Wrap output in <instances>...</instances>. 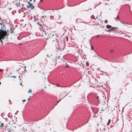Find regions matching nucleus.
<instances>
[{"mask_svg": "<svg viewBox=\"0 0 132 132\" xmlns=\"http://www.w3.org/2000/svg\"><path fill=\"white\" fill-rule=\"evenodd\" d=\"M9 34H7L6 30H3L2 29H0V40L2 39H4L5 38L6 36H7Z\"/></svg>", "mask_w": 132, "mask_h": 132, "instance_id": "obj_1", "label": "nucleus"}, {"mask_svg": "<svg viewBox=\"0 0 132 132\" xmlns=\"http://www.w3.org/2000/svg\"><path fill=\"white\" fill-rule=\"evenodd\" d=\"M15 127L11 126L7 128V132H15Z\"/></svg>", "mask_w": 132, "mask_h": 132, "instance_id": "obj_2", "label": "nucleus"}, {"mask_svg": "<svg viewBox=\"0 0 132 132\" xmlns=\"http://www.w3.org/2000/svg\"><path fill=\"white\" fill-rule=\"evenodd\" d=\"M105 130L104 127L102 125L97 129L98 132H104Z\"/></svg>", "mask_w": 132, "mask_h": 132, "instance_id": "obj_3", "label": "nucleus"}, {"mask_svg": "<svg viewBox=\"0 0 132 132\" xmlns=\"http://www.w3.org/2000/svg\"><path fill=\"white\" fill-rule=\"evenodd\" d=\"M58 16V17H57L55 18V20L56 21L57 23H60V18L61 17V16L59 15Z\"/></svg>", "mask_w": 132, "mask_h": 132, "instance_id": "obj_4", "label": "nucleus"}, {"mask_svg": "<svg viewBox=\"0 0 132 132\" xmlns=\"http://www.w3.org/2000/svg\"><path fill=\"white\" fill-rule=\"evenodd\" d=\"M14 3L16 5H20V3L18 0H12Z\"/></svg>", "mask_w": 132, "mask_h": 132, "instance_id": "obj_5", "label": "nucleus"}, {"mask_svg": "<svg viewBox=\"0 0 132 132\" xmlns=\"http://www.w3.org/2000/svg\"><path fill=\"white\" fill-rule=\"evenodd\" d=\"M28 3L29 4V5H28L27 6V8H29V7H32V8L33 9L34 8V6H33L31 3H30V2H28Z\"/></svg>", "mask_w": 132, "mask_h": 132, "instance_id": "obj_6", "label": "nucleus"}, {"mask_svg": "<svg viewBox=\"0 0 132 132\" xmlns=\"http://www.w3.org/2000/svg\"><path fill=\"white\" fill-rule=\"evenodd\" d=\"M56 62H59L61 61L60 59V56L59 55H57V56H56Z\"/></svg>", "mask_w": 132, "mask_h": 132, "instance_id": "obj_7", "label": "nucleus"}, {"mask_svg": "<svg viewBox=\"0 0 132 132\" xmlns=\"http://www.w3.org/2000/svg\"><path fill=\"white\" fill-rule=\"evenodd\" d=\"M106 27L108 28L109 31H111V28H112V27L111 26L108 24L106 25Z\"/></svg>", "mask_w": 132, "mask_h": 132, "instance_id": "obj_8", "label": "nucleus"}, {"mask_svg": "<svg viewBox=\"0 0 132 132\" xmlns=\"http://www.w3.org/2000/svg\"><path fill=\"white\" fill-rule=\"evenodd\" d=\"M40 52L39 51H37L36 52L35 51L34 52V55H33V56H35V55H36L37 54L39 53V52Z\"/></svg>", "mask_w": 132, "mask_h": 132, "instance_id": "obj_9", "label": "nucleus"}, {"mask_svg": "<svg viewBox=\"0 0 132 132\" xmlns=\"http://www.w3.org/2000/svg\"><path fill=\"white\" fill-rule=\"evenodd\" d=\"M37 24L40 27V28H41L42 27L43 28V27L42 26V25L39 22H37Z\"/></svg>", "mask_w": 132, "mask_h": 132, "instance_id": "obj_10", "label": "nucleus"}, {"mask_svg": "<svg viewBox=\"0 0 132 132\" xmlns=\"http://www.w3.org/2000/svg\"><path fill=\"white\" fill-rule=\"evenodd\" d=\"M86 29V27L85 26H84L83 28L82 29H81L80 28H79V31H82L84 30L85 29Z\"/></svg>", "mask_w": 132, "mask_h": 132, "instance_id": "obj_11", "label": "nucleus"}, {"mask_svg": "<svg viewBox=\"0 0 132 132\" xmlns=\"http://www.w3.org/2000/svg\"><path fill=\"white\" fill-rule=\"evenodd\" d=\"M4 123H0V129L1 128V127H3Z\"/></svg>", "mask_w": 132, "mask_h": 132, "instance_id": "obj_12", "label": "nucleus"}, {"mask_svg": "<svg viewBox=\"0 0 132 132\" xmlns=\"http://www.w3.org/2000/svg\"><path fill=\"white\" fill-rule=\"evenodd\" d=\"M116 28L118 29V28H117V27H112V28H111V31H112V30H114L115 29H116Z\"/></svg>", "mask_w": 132, "mask_h": 132, "instance_id": "obj_13", "label": "nucleus"}, {"mask_svg": "<svg viewBox=\"0 0 132 132\" xmlns=\"http://www.w3.org/2000/svg\"><path fill=\"white\" fill-rule=\"evenodd\" d=\"M50 19L51 20H53L54 19V17L53 16H51L50 17Z\"/></svg>", "mask_w": 132, "mask_h": 132, "instance_id": "obj_14", "label": "nucleus"}, {"mask_svg": "<svg viewBox=\"0 0 132 132\" xmlns=\"http://www.w3.org/2000/svg\"><path fill=\"white\" fill-rule=\"evenodd\" d=\"M28 18L30 20H31L32 18V17H31V16L29 15L28 16Z\"/></svg>", "mask_w": 132, "mask_h": 132, "instance_id": "obj_15", "label": "nucleus"}, {"mask_svg": "<svg viewBox=\"0 0 132 132\" xmlns=\"http://www.w3.org/2000/svg\"><path fill=\"white\" fill-rule=\"evenodd\" d=\"M95 53L96 54L94 55V56L95 57H98V55L95 52Z\"/></svg>", "mask_w": 132, "mask_h": 132, "instance_id": "obj_16", "label": "nucleus"}, {"mask_svg": "<svg viewBox=\"0 0 132 132\" xmlns=\"http://www.w3.org/2000/svg\"><path fill=\"white\" fill-rule=\"evenodd\" d=\"M111 122V120L110 119H109L108 120V122L107 123V124L108 125Z\"/></svg>", "mask_w": 132, "mask_h": 132, "instance_id": "obj_17", "label": "nucleus"}, {"mask_svg": "<svg viewBox=\"0 0 132 132\" xmlns=\"http://www.w3.org/2000/svg\"><path fill=\"white\" fill-rule=\"evenodd\" d=\"M10 31H11V33H12V32H13V30L12 29V28H10Z\"/></svg>", "mask_w": 132, "mask_h": 132, "instance_id": "obj_18", "label": "nucleus"}, {"mask_svg": "<svg viewBox=\"0 0 132 132\" xmlns=\"http://www.w3.org/2000/svg\"><path fill=\"white\" fill-rule=\"evenodd\" d=\"M91 18L92 19H94V16L93 15L91 16Z\"/></svg>", "mask_w": 132, "mask_h": 132, "instance_id": "obj_19", "label": "nucleus"}, {"mask_svg": "<svg viewBox=\"0 0 132 132\" xmlns=\"http://www.w3.org/2000/svg\"><path fill=\"white\" fill-rule=\"evenodd\" d=\"M104 22L105 23H107L108 22V20H105L104 21Z\"/></svg>", "mask_w": 132, "mask_h": 132, "instance_id": "obj_20", "label": "nucleus"}, {"mask_svg": "<svg viewBox=\"0 0 132 132\" xmlns=\"http://www.w3.org/2000/svg\"><path fill=\"white\" fill-rule=\"evenodd\" d=\"M69 67V65L68 64H67L66 66V67L67 68H68Z\"/></svg>", "mask_w": 132, "mask_h": 132, "instance_id": "obj_21", "label": "nucleus"}, {"mask_svg": "<svg viewBox=\"0 0 132 132\" xmlns=\"http://www.w3.org/2000/svg\"><path fill=\"white\" fill-rule=\"evenodd\" d=\"M34 18V20L35 21H36L37 20V18Z\"/></svg>", "mask_w": 132, "mask_h": 132, "instance_id": "obj_22", "label": "nucleus"}, {"mask_svg": "<svg viewBox=\"0 0 132 132\" xmlns=\"http://www.w3.org/2000/svg\"><path fill=\"white\" fill-rule=\"evenodd\" d=\"M127 24H128V25H129V22H128V23H127V24H125V26H128V25H127Z\"/></svg>", "mask_w": 132, "mask_h": 132, "instance_id": "obj_23", "label": "nucleus"}, {"mask_svg": "<svg viewBox=\"0 0 132 132\" xmlns=\"http://www.w3.org/2000/svg\"><path fill=\"white\" fill-rule=\"evenodd\" d=\"M66 40L67 41H68V38L67 37H66Z\"/></svg>", "mask_w": 132, "mask_h": 132, "instance_id": "obj_24", "label": "nucleus"}, {"mask_svg": "<svg viewBox=\"0 0 132 132\" xmlns=\"http://www.w3.org/2000/svg\"><path fill=\"white\" fill-rule=\"evenodd\" d=\"M31 92V89H30L28 91V92L29 93L30 92Z\"/></svg>", "mask_w": 132, "mask_h": 132, "instance_id": "obj_25", "label": "nucleus"}, {"mask_svg": "<svg viewBox=\"0 0 132 132\" xmlns=\"http://www.w3.org/2000/svg\"><path fill=\"white\" fill-rule=\"evenodd\" d=\"M3 71V69H0V71L2 72V71Z\"/></svg>", "mask_w": 132, "mask_h": 132, "instance_id": "obj_26", "label": "nucleus"}, {"mask_svg": "<svg viewBox=\"0 0 132 132\" xmlns=\"http://www.w3.org/2000/svg\"><path fill=\"white\" fill-rule=\"evenodd\" d=\"M116 18L117 19H119V16H117Z\"/></svg>", "mask_w": 132, "mask_h": 132, "instance_id": "obj_27", "label": "nucleus"}, {"mask_svg": "<svg viewBox=\"0 0 132 132\" xmlns=\"http://www.w3.org/2000/svg\"><path fill=\"white\" fill-rule=\"evenodd\" d=\"M93 46H91V49H92V50H93Z\"/></svg>", "mask_w": 132, "mask_h": 132, "instance_id": "obj_28", "label": "nucleus"}, {"mask_svg": "<svg viewBox=\"0 0 132 132\" xmlns=\"http://www.w3.org/2000/svg\"><path fill=\"white\" fill-rule=\"evenodd\" d=\"M60 101V100H59V101H58L57 102L56 104H57L58 103L59 101Z\"/></svg>", "mask_w": 132, "mask_h": 132, "instance_id": "obj_29", "label": "nucleus"}, {"mask_svg": "<svg viewBox=\"0 0 132 132\" xmlns=\"http://www.w3.org/2000/svg\"><path fill=\"white\" fill-rule=\"evenodd\" d=\"M56 86H58V87L59 86V85L58 84H57L56 85Z\"/></svg>", "mask_w": 132, "mask_h": 132, "instance_id": "obj_30", "label": "nucleus"}, {"mask_svg": "<svg viewBox=\"0 0 132 132\" xmlns=\"http://www.w3.org/2000/svg\"><path fill=\"white\" fill-rule=\"evenodd\" d=\"M102 58V57H101V56H99V57H98V58L99 59H101V58Z\"/></svg>", "mask_w": 132, "mask_h": 132, "instance_id": "obj_31", "label": "nucleus"}, {"mask_svg": "<svg viewBox=\"0 0 132 132\" xmlns=\"http://www.w3.org/2000/svg\"><path fill=\"white\" fill-rule=\"evenodd\" d=\"M99 36V35H97L96 37H98Z\"/></svg>", "mask_w": 132, "mask_h": 132, "instance_id": "obj_32", "label": "nucleus"}, {"mask_svg": "<svg viewBox=\"0 0 132 132\" xmlns=\"http://www.w3.org/2000/svg\"><path fill=\"white\" fill-rule=\"evenodd\" d=\"M113 51V50H110L111 52H112Z\"/></svg>", "mask_w": 132, "mask_h": 132, "instance_id": "obj_33", "label": "nucleus"}, {"mask_svg": "<svg viewBox=\"0 0 132 132\" xmlns=\"http://www.w3.org/2000/svg\"><path fill=\"white\" fill-rule=\"evenodd\" d=\"M42 1H43V0H40V2H42Z\"/></svg>", "mask_w": 132, "mask_h": 132, "instance_id": "obj_34", "label": "nucleus"}, {"mask_svg": "<svg viewBox=\"0 0 132 132\" xmlns=\"http://www.w3.org/2000/svg\"><path fill=\"white\" fill-rule=\"evenodd\" d=\"M96 98H97L98 99L99 98V97L98 96H97L96 97Z\"/></svg>", "mask_w": 132, "mask_h": 132, "instance_id": "obj_35", "label": "nucleus"}, {"mask_svg": "<svg viewBox=\"0 0 132 132\" xmlns=\"http://www.w3.org/2000/svg\"><path fill=\"white\" fill-rule=\"evenodd\" d=\"M13 77L14 78H16V77L15 76H14Z\"/></svg>", "mask_w": 132, "mask_h": 132, "instance_id": "obj_36", "label": "nucleus"}, {"mask_svg": "<svg viewBox=\"0 0 132 132\" xmlns=\"http://www.w3.org/2000/svg\"><path fill=\"white\" fill-rule=\"evenodd\" d=\"M25 101V100H23V101H22V102H24Z\"/></svg>", "mask_w": 132, "mask_h": 132, "instance_id": "obj_37", "label": "nucleus"}, {"mask_svg": "<svg viewBox=\"0 0 132 132\" xmlns=\"http://www.w3.org/2000/svg\"><path fill=\"white\" fill-rule=\"evenodd\" d=\"M48 56V55H47V57Z\"/></svg>", "mask_w": 132, "mask_h": 132, "instance_id": "obj_38", "label": "nucleus"}, {"mask_svg": "<svg viewBox=\"0 0 132 132\" xmlns=\"http://www.w3.org/2000/svg\"><path fill=\"white\" fill-rule=\"evenodd\" d=\"M20 85H22V84L21 83H20Z\"/></svg>", "mask_w": 132, "mask_h": 132, "instance_id": "obj_39", "label": "nucleus"}, {"mask_svg": "<svg viewBox=\"0 0 132 132\" xmlns=\"http://www.w3.org/2000/svg\"><path fill=\"white\" fill-rule=\"evenodd\" d=\"M118 10V9L117 8L116 10Z\"/></svg>", "mask_w": 132, "mask_h": 132, "instance_id": "obj_40", "label": "nucleus"}, {"mask_svg": "<svg viewBox=\"0 0 132 132\" xmlns=\"http://www.w3.org/2000/svg\"><path fill=\"white\" fill-rule=\"evenodd\" d=\"M42 73H43V74H44V72H43Z\"/></svg>", "mask_w": 132, "mask_h": 132, "instance_id": "obj_41", "label": "nucleus"}, {"mask_svg": "<svg viewBox=\"0 0 132 132\" xmlns=\"http://www.w3.org/2000/svg\"><path fill=\"white\" fill-rule=\"evenodd\" d=\"M1 82H0V85H1Z\"/></svg>", "mask_w": 132, "mask_h": 132, "instance_id": "obj_42", "label": "nucleus"}, {"mask_svg": "<svg viewBox=\"0 0 132 132\" xmlns=\"http://www.w3.org/2000/svg\"><path fill=\"white\" fill-rule=\"evenodd\" d=\"M123 23V24H124V22H123V23Z\"/></svg>", "mask_w": 132, "mask_h": 132, "instance_id": "obj_43", "label": "nucleus"}, {"mask_svg": "<svg viewBox=\"0 0 132 132\" xmlns=\"http://www.w3.org/2000/svg\"><path fill=\"white\" fill-rule=\"evenodd\" d=\"M25 72H26V71H27V70H25Z\"/></svg>", "mask_w": 132, "mask_h": 132, "instance_id": "obj_44", "label": "nucleus"}, {"mask_svg": "<svg viewBox=\"0 0 132 132\" xmlns=\"http://www.w3.org/2000/svg\"><path fill=\"white\" fill-rule=\"evenodd\" d=\"M11 9V8L9 10H10Z\"/></svg>", "mask_w": 132, "mask_h": 132, "instance_id": "obj_45", "label": "nucleus"}, {"mask_svg": "<svg viewBox=\"0 0 132 132\" xmlns=\"http://www.w3.org/2000/svg\"><path fill=\"white\" fill-rule=\"evenodd\" d=\"M11 77H13V76H11Z\"/></svg>", "mask_w": 132, "mask_h": 132, "instance_id": "obj_46", "label": "nucleus"}, {"mask_svg": "<svg viewBox=\"0 0 132 132\" xmlns=\"http://www.w3.org/2000/svg\"><path fill=\"white\" fill-rule=\"evenodd\" d=\"M1 42H2V41H1Z\"/></svg>", "mask_w": 132, "mask_h": 132, "instance_id": "obj_47", "label": "nucleus"}]
</instances>
